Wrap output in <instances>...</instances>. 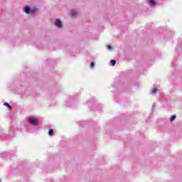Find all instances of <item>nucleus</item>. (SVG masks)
<instances>
[{
  "instance_id": "1",
  "label": "nucleus",
  "mask_w": 182,
  "mask_h": 182,
  "mask_svg": "<svg viewBox=\"0 0 182 182\" xmlns=\"http://www.w3.org/2000/svg\"><path fill=\"white\" fill-rule=\"evenodd\" d=\"M23 11L25 14H30V15H35V14L38 12V9L36 8L31 9L29 6H26L23 9Z\"/></svg>"
},
{
  "instance_id": "2",
  "label": "nucleus",
  "mask_w": 182,
  "mask_h": 182,
  "mask_svg": "<svg viewBox=\"0 0 182 182\" xmlns=\"http://www.w3.org/2000/svg\"><path fill=\"white\" fill-rule=\"evenodd\" d=\"M28 122L32 126H38V124H39V121L34 118H29Z\"/></svg>"
},
{
  "instance_id": "3",
  "label": "nucleus",
  "mask_w": 182,
  "mask_h": 182,
  "mask_svg": "<svg viewBox=\"0 0 182 182\" xmlns=\"http://www.w3.org/2000/svg\"><path fill=\"white\" fill-rule=\"evenodd\" d=\"M55 26H57V28H62V21H60V19L57 18L55 19Z\"/></svg>"
},
{
  "instance_id": "4",
  "label": "nucleus",
  "mask_w": 182,
  "mask_h": 182,
  "mask_svg": "<svg viewBox=\"0 0 182 182\" xmlns=\"http://www.w3.org/2000/svg\"><path fill=\"white\" fill-rule=\"evenodd\" d=\"M4 106H6V107H8L9 110H12V106L9 105V103L8 102H4Z\"/></svg>"
},
{
  "instance_id": "5",
  "label": "nucleus",
  "mask_w": 182,
  "mask_h": 182,
  "mask_svg": "<svg viewBox=\"0 0 182 182\" xmlns=\"http://www.w3.org/2000/svg\"><path fill=\"white\" fill-rule=\"evenodd\" d=\"M71 15L72 16H77V11L75 10H71Z\"/></svg>"
},
{
  "instance_id": "6",
  "label": "nucleus",
  "mask_w": 182,
  "mask_h": 182,
  "mask_svg": "<svg viewBox=\"0 0 182 182\" xmlns=\"http://www.w3.org/2000/svg\"><path fill=\"white\" fill-rule=\"evenodd\" d=\"M149 5L151 6H154V5H156V1L154 0H149Z\"/></svg>"
},
{
  "instance_id": "7",
  "label": "nucleus",
  "mask_w": 182,
  "mask_h": 182,
  "mask_svg": "<svg viewBox=\"0 0 182 182\" xmlns=\"http://www.w3.org/2000/svg\"><path fill=\"white\" fill-rule=\"evenodd\" d=\"M110 63H111L112 66H115L116 60H111Z\"/></svg>"
},
{
  "instance_id": "8",
  "label": "nucleus",
  "mask_w": 182,
  "mask_h": 182,
  "mask_svg": "<svg viewBox=\"0 0 182 182\" xmlns=\"http://www.w3.org/2000/svg\"><path fill=\"white\" fill-rule=\"evenodd\" d=\"M157 92V88H154L151 91V95H154L156 94Z\"/></svg>"
},
{
  "instance_id": "9",
  "label": "nucleus",
  "mask_w": 182,
  "mask_h": 182,
  "mask_svg": "<svg viewBox=\"0 0 182 182\" xmlns=\"http://www.w3.org/2000/svg\"><path fill=\"white\" fill-rule=\"evenodd\" d=\"M176 120V115H172L170 119V122H174Z\"/></svg>"
},
{
  "instance_id": "10",
  "label": "nucleus",
  "mask_w": 182,
  "mask_h": 182,
  "mask_svg": "<svg viewBox=\"0 0 182 182\" xmlns=\"http://www.w3.org/2000/svg\"><path fill=\"white\" fill-rule=\"evenodd\" d=\"M48 134L49 136H53V129H49Z\"/></svg>"
},
{
  "instance_id": "11",
  "label": "nucleus",
  "mask_w": 182,
  "mask_h": 182,
  "mask_svg": "<svg viewBox=\"0 0 182 182\" xmlns=\"http://www.w3.org/2000/svg\"><path fill=\"white\" fill-rule=\"evenodd\" d=\"M90 68H95V63H93V62L90 63Z\"/></svg>"
},
{
  "instance_id": "12",
  "label": "nucleus",
  "mask_w": 182,
  "mask_h": 182,
  "mask_svg": "<svg viewBox=\"0 0 182 182\" xmlns=\"http://www.w3.org/2000/svg\"><path fill=\"white\" fill-rule=\"evenodd\" d=\"M107 48L109 50H112V47L111 46H107Z\"/></svg>"
},
{
  "instance_id": "13",
  "label": "nucleus",
  "mask_w": 182,
  "mask_h": 182,
  "mask_svg": "<svg viewBox=\"0 0 182 182\" xmlns=\"http://www.w3.org/2000/svg\"><path fill=\"white\" fill-rule=\"evenodd\" d=\"M67 106H68V107H70V102H68Z\"/></svg>"
},
{
  "instance_id": "14",
  "label": "nucleus",
  "mask_w": 182,
  "mask_h": 182,
  "mask_svg": "<svg viewBox=\"0 0 182 182\" xmlns=\"http://www.w3.org/2000/svg\"><path fill=\"white\" fill-rule=\"evenodd\" d=\"M4 154H6L5 152L2 153V154H1V156H4Z\"/></svg>"
}]
</instances>
